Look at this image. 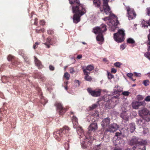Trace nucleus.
Wrapping results in <instances>:
<instances>
[{
  "instance_id": "nucleus-1",
  "label": "nucleus",
  "mask_w": 150,
  "mask_h": 150,
  "mask_svg": "<svg viewBox=\"0 0 150 150\" xmlns=\"http://www.w3.org/2000/svg\"><path fill=\"white\" fill-rule=\"evenodd\" d=\"M70 129L68 126H64L62 128L60 129L59 130L54 133L55 138L58 141H59L61 140V137H64L66 135V136H68L66 138V140L68 142H69L73 139V137L71 135L67 134L68 133Z\"/></svg>"
},
{
  "instance_id": "nucleus-2",
  "label": "nucleus",
  "mask_w": 150,
  "mask_h": 150,
  "mask_svg": "<svg viewBox=\"0 0 150 150\" xmlns=\"http://www.w3.org/2000/svg\"><path fill=\"white\" fill-rule=\"evenodd\" d=\"M72 6L73 12H79L81 15H83L86 12L85 8L81 4L79 0H68Z\"/></svg>"
},
{
  "instance_id": "nucleus-3",
  "label": "nucleus",
  "mask_w": 150,
  "mask_h": 150,
  "mask_svg": "<svg viewBox=\"0 0 150 150\" xmlns=\"http://www.w3.org/2000/svg\"><path fill=\"white\" fill-rule=\"evenodd\" d=\"M107 30L106 26L105 24H102L99 27H96L93 29V32L95 34H98L96 37L97 41L102 42L103 40V33Z\"/></svg>"
},
{
  "instance_id": "nucleus-4",
  "label": "nucleus",
  "mask_w": 150,
  "mask_h": 150,
  "mask_svg": "<svg viewBox=\"0 0 150 150\" xmlns=\"http://www.w3.org/2000/svg\"><path fill=\"white\" fill-rule=\"evenodd\" d=\"M103 3L102 7L100 8V11L101 12L105 13L106 15H110L112 16L113 15L116 17L115 15L112 13L110 7L108 4V0H103Z\"/></svg>"
},
{
  "instance_id": "nucleus-5",
  "label": "nucleus",
  "mask_w": 150,
  "mask_h": 150,
  "mask_svg": "<svg viewBox=\"0 0 150 150\" xmlns=\"http://www.w3.org/2000/svg\"><path fill=\"white\" fill-rule=\"evenodd\" d=\"M122 137V133L120 131V132H117L115 133L113 139V143L115 146H123L125 142L123 139L121 138Z\"/></svg>"
},
{
  "instance_id": "nucleus-6",
  "label": "nucleus",
  "mask_w": 150,
  "mask_h": 150,
  "mask_svg": "<svg viewBox=\"0 0 150 150\" xmlns=\"http://www.w3.org/2000/svg\"><path fill=\"white\" fill-rule=\"evenodd\" d=\"M139 115L145 121L148 122L150 121V111L146 108H144L138 111Z\"/></svg>"
},
{
  "instance_id": "nucleus-7",
  "label": "nucleus",
  "mask_w": 150,
  "mask_h": 150,
  "mask_svg": "<svg viewBox=\"0 0 150 150\" xmlns=\"http://www.w3.org/2000/svg\"><path fill=\"white\" fill-rule=\"evenodd\" d=\"M125 36V31L119 29L117 33L114 34L113 38L116 42H121L124 40Z\"/></svg>"
},
{
  "instance_id": "nucleus-8",
  "label": "nucleus",
  "mask_w": 150,
  "mask_h": 150,
  "mask_svg": "<svg viewBox=\"0 0 150 150\" xmlns=\"http://www.w3.org/2000/svg\"><path fill=\"white\" fill-rule=\"evenodd\" d=\"M146 143V142L143 139H139L136 137H133L132 138L130 141L129 144L131 145H136L137 144H145Z\"/></svg>"
},
{
  "instance_id": "nucleus-9",
  "label": "nucleus",
  "mask_w": 150,
  "mask_h": 150,
  "mask_svg": "<svg viewBox=\"0 0 150 150\" xmlns=\"http://www.w3.org/2000/svg\"><path fill=\"white\" fill-rule=\"evenodd\" d=\"M87 90L88 93L93 97H97L100 96L101 95V90L100 89H96L93 90L91 87L88 88Z\"/></svg>"
},
{
  "instance_id": "nucleus-10",
  "label": "nucleus",
  "mask_w": 150,
  "mask_h": 150,
  "mask_svg": "<svg viewBox=\"0 0 150 150\" xmlns=\"http://www.w3.org/2000/svg\"><path fill=\"white\" fill-rule=\"evenodd\" d=\"M54 105L56 106L57 110L59 112L60 115L64 114L67 110L66 109L64 108L62 104L59 102H56L54 104Z\"/></svg>"
},
{
  "instance_id": "nucleus-11",
  "label": "nucleus",
  "mask_w": 150,
  "mask_h": 150,
  "mask_svg": "<svg viewBox=\"0 0 150 150\" xmlns=\"http://www.w3.org/2000/svg\"><path fill=\"white\" fill-rule=\"evenodd\" d=\"M126 9L129 20L132 19L136 17V14L133 9L130 8L129 7H126Z\"/></svg>"
},
{
  "instance_id": "nucleus-12",
  "label": "nucleus",
  "mask_w": 150,
  "mask_h": 150,
  "mask_svg": "<svg viewBox=\"0 0 150 150\" xmlns=\"http://www.w3.org/2000/svg\"><path fill=\"white\" fill-rule=\"evenodd\" d=\"M146 103L144 101H134L132 103V108L135 109H138L141 106H144Z\"/></svg>"
},
{
  "instance_id": "nucleus-13",
  "label": "nucleus",
  "mask_w": 150,
  "mask_h": 150,
  "mask_svg": "<svg viewBox=\"0 0 150 150\" xmlns=\"http://www.w3.org/2000/svg\"><path fill=\"white\" fill-rule=\"evenodd\" d=\"M118 127V125L116 124H112L109 126L108 128L106 129L105 131L113 132L116 131Z\"/></svg>"
},
{
  "instance_id": "nucleus-14",
  "label": "nucleus",
  "mask_w": 150,
  "mask_h": 150,
  "mask_svg": "<svg viewBox=\"0 0 150 150\" xmlns=\"http://www.w3.org/2000/svg\"><path fill=\"white\" fill-rule=\"evenodd\" d=\"M118 23L119 22L118 20L115 21L113 19H111L109 20L108 24L112 28V30L114 31L116 28V26L118 25Z\"/></svg>"
},
{
  "instance_id": "nucleus-15",
  "label": "nucleus",
  "mask_w": 150,
  "mask_h": 150,
  "mask_svg": "<svg viewBox=\"0 0 150 150\" xmlns=\"http://www.w3.org/2000/svg\"><path fill=\"white\" fill-rule=\"evenodd\" d=\"M73 12L75 13L74 15L73 18V22L76 23H77L80 21V17L83 15L80 14L79 12Z\"/></svg>"
},
{
  "instance_id": "nucleus-16",
  "label": "nucleus",
  "mask_w": 150,
  "mask_h": 150,
  "mask_svg": "<svg viewBox=\"0 0 150 150\" xmlns=\"http://www.w3.org/2000/svg\"><path fill=\"white\" fill-rule=\"evenodd\" d=\"M98 128L97 124L96 123H93L91 124L88 127V132L91 133L92 132H94Z\"/></svg>"
},
{
  "instance_id": "nucleus-17",
  "label": "nucleus",
  "mask_w": 150,
  "mask_h": 150,
  "mask_svg": "<svg viewBox=\"0 0 150 150\" xmlns=\"http://www.w3.org/2000/svg\"><path fill=\"white\" fill-rule=\"evenodd\" d=\"M8 61H11L12 65L14 66H17L19 64V62L15 59V57L11 55L8 56Z\"/></svg>"
},
{
  "instance_id": "nucleus-18",
  "label": "nucleus",
  "mask_w": 150,
  "mask_h": 150,
  "mask_svg": "<svg viewBox=\"0 0 150 150\" xmlns=\"http://www.w3.org/2000/svg\"><path fill=\"white\" fill-rule=\"evenodd\" d=\"M110 123V119L109 117L104 119L101 123V125L103 127L105 128L109 126Z\"/></svg>"
},
{
  "instance_id": "nucleus-19",
  "label": "nucleus",
  "mask_w": 150,
  "mask_h": 150,
  "mask_svg": "<svg viewBox=\"0 0 150 150\" xmlns=\"http://www.w3.org/2000/svg\"><path fill=\"white\" fill-rule=\"evenodd\" d=\"M84 74L85 75L84 77L85 80L88 81H91L92 79V78L88 74H90V72L86 71L85 70H83Z\"/></svg>"
},
{
  "instance_id": "nucleus-20",
  "label": "nucleus",
  "mask_w": 150,
  "mask_h": 150,
  "mask_svg": "<svg viewBox=\"0 0 150 150\" xmlns=\"http://www.w3.org/2000/svg\"><path fill=\"white\" fill-rule=\"evenodd\" d=\"M52 42V40L50 38H48L46 40V42L44 43V44L47 46V47L49 48L50 47V45H53L55 43Z\"/></svg>"
},
{
  "instance_id": "nucleus-21",
  "label": "nucleus",
  "mask_w": 150,
  "mask_h": 150,
  "mask_svg": "<svg viewBox=\"0 0 150 150\" xmlns=\"http://www.w3.org/2000/svg\"><path fill=\"white\" fill-rule=\"evenodd\" d=\"M72 120L73 125V127L74 128H76L78 127L79 125L78 119L76 116L73 115L72 117Z\"/></svg>"
},
{
  "instance_id": "nucleus-22",
  "label": "nucleus",
  "mask_w": 150,
  "mask_h": 150,
  "mask_svg": "<svg viewBox=\"0 0 150 150\" xmlns=\"http://www.w3.org/2000/svg\"><path fill=\"white\" fill-rule=\"evenodd\" d=\"M143 144H139L135 145L132 149L133 150H146L144 146H142Z\"/></svg>"
},
{
  "instance_id": "nucleus-23",
  "label": "nucleus",
  "mask_w": 150,
  "mask_h": 150,
  "mask_svg": "<svg viewBox=\"0 0 150 150\" xmlns=\"http://www.w3.org/2000/svg\"><path fill=\"white\" fill-rule=\"evenodd\" d=\"M35 62L36 65L39 69H41L43 67L41 62L35 56L34 57Z\"/></svg>"
},
{
  "instance_id": "nucleus-24",
  "label": "nucleus",
  "mask_w": 150,
  "mask_h": 150,
  "mask_svg": "<svg viewBox=\"0 0 150 150\" xmlns=\"http://www.w3.org/2000/svg\"><path fill=\"white\" fill-rule=\"evenodd\" d=\"M149 34L148 36V40L149 41V48L148 50V52L146 53L145 54V56L149 58H150V29L149 30Z\"/></svg>"
},
{
  "instance_id": "nucleus-25",
  "label": "nucleus",
  "mask_w": 150,
  "mask_h": 150,
  "mask_svg": "<svg viewBox=\"0 0 150 150\" xmlns=\"http://www.w3.org/2000/svg\"><path fill=\"white\" fill-rule=\"evenodd\" d=\"M120 116L123 120H125L126 121L128 120L129 116L126 111L122 112L121 113Z\"/></svg>"
},
{
  "instance_id": "nucleus-26",
  "label": "nucleus",
  "mask_w": 150,
  "mask_h": 150,
  "mask_svg": "<svg viewBox=\"0 0 150 150\" xmlns=\"http://www.w3.org/2000/svg\"><path fill=\"white\" fill-rule=\"evenodd\" d=\"M114 103L111 100L108 101L106 104V107L109 109L113 108L114 107Z\"/></svg>"
},
{
  "instance_id": "nucleus-27",
  "label": "nucleus",
  "mask_w": 150,
  "mask_h": 150,
  "mask_svg": "<svg viewBox=\"0 0 150 150\" xmlns=\"http://www.w3.org/2000/svg\"><path fill=\"white\" fill-rule=\"evenodd\" d=\"M94 67L93 65H88L85 68L84 67H82V69L83 71V70H85L86 71H91L93 70L94 69Z\"/></svg>"
},
{
  "instance_id": "nucleus-28",
  "label": "nucleus",
  "mask_w": 150,
  "mask_h": 150,
  "mask_svg": "<svg viewBox=\"0 0 150 150\" xmlns=\"http://www.w3.org/2000/svg\"><path fill=\"white\" fill-rule=\"evenodd\" d=\"M93 4L95 6L98 8H100L101 5L100 0H93Z\"/></svg>"
},
{
  "instance_id": "nucleus-29",
  "label": "nucleus",
  "mask_w": 150,
  "mask_h": 150,
  "mask_svg": "<svg viewBox=\"0 0 150 150\" xmlns=\"http://www.w3.org/2000/svg\"><path fill=\"white\" fill-rule=\"evenodd\" d=\"M129 130L131 133L133 132L135 129V125L134 123H131L129 125Z\"/></svg>"
},
{
  "instance_id": "nucleus-30",
  "label": "nucleus",
  "mask_w": 150,
  "mask_h": 150,
  "mask_svg": "<svg viewBox=\"0 0 150 150\" xmlns=\"http://www.w3.org/2000/svg\"><path fill=\"white\" fill-rule=\"evenodd\" d=\"M39 27H38L36 28L35 32L37 33H40L42 32H44L45 31V29L43 28H39Z\"/></svg>"
},
{
  "instance_id": "nucleus-31",
  "label": "nucleus",
  "mask_w": 150,
  "mask_h": 150,
  "mask_svg": "<svg viewBox=\"0 0 150 150\" xmlns=\"http://www.w3.org/2000/svg\"><path fill=\"white\" fill-rule=\"evenodd\" d=\"M142 27H144L145 28L146 27L147 28H148L149 26L148 21L143 20L142 22Z\"/></svg>"
},
{
  "instance_id": "nucleus-32",
  "label": "nucleus",
  "mask_w": 150,
  "mask_h": 150,
  "mask_svg": "<svg viewBox=\"0 0 150 150\" xmlns=\"http://www.w3.org/2000/svg\"><path fill=\"white\" fill-rule=\"evenodd\" d=\"M109 16L108 17H105L103 19L104 21H105L107 20H109H109H110V18H115V19H117V17L116 16V17H115L113 16V15H112V16H110V15H109Z\"/></svg>"
},
{
  "instance_id": "nucleus-33",
  "label": "nucleus",
  "mask_w": 150,
  "mask_h": 150,
  "mask_svg": "<svg viewBox=\"0 0 150 150\" xmlns=\"http://www.w3.org/2000/svg\"><path fill=\"white\" fill-rule=\"evenodd\" d=\"M127 42L129 44H134L135 42V41L133 39L129 38L127 40Z\"/></svg>"
},
{
  "instance_id": "nucleus-34",
  "label": "nucleus",
  "mask_w": 150,
  "mask_h": 150,
  "mask_svg": "<svg viewBox=\"0 0 150 150\" xmlns=\"http://www.w3.org/2000/svg\"><path fill=\"white\" fill-rule=\"evenodd\" d=\"M64 76L66 80H68L69 79L70 75L67 72H66L64 73Z\"/></svg>"
},
{
  "instance_id": "nucleus-35",
  "label": "nucleus",
  "mask_w": 150,
  "mask_h": 150,
  "mask_svg": "<svg viewBox=\"0 0 150 150\" xmlns=\"http://www.w3.org/2000/svg\"><path fill=\"white\" fill-rule=\"evenodd\" d=\"M144 120L143 119H139L138 120L137 124L139 125L142 126L143 125Z\"/></svg>"
},
{
  "instance_id": "nucleus-36",
  "label": "nucleus",
  "mask_w": 150,
  "mask_h": 150,
  "mask_svg": "<svg viewBox=\"0 0 150 150\" xmlns=\"http://www.w3.org/2000/svg\"><path fill=\"white\" fill-rule=\"evenodd\" d=\"M97 106V105L96 104H92L91 106L89 107L90 110H92L96 108Z\"/></svg>"
},
{
  "instance_id": "nucleus-37",
  "label": "nucleus",
  "mask_w": 150,
  "mask_h": 150,
  "mask_svg": "<svg viewBox=\"0 0 150 150\" xmlns=\"http://www.w3.org/2000/svg\"><path fill=\"white\" fill-rule=\"evenodd\" d=\"M143 83L145 86H147L149 84V81L148 79L144 80L143 81Z\"/></svg>"
},
{
  "instance_id": "nucleus-38",
  "label": "nucleus",
  "mask_w": 150,
  "mask_h": 150,
  "mask_svg": "<svg viewBox=\"0 0 150 150\" xmlns=\"http://www.w3.org/2000/svg\"><path fill=\"white\" fill-rule=\"evenodd\" d=\"M137 99L139 101L143 100L144 99L143 97L141 95H138L137 96Z\"/></svg>"
},
{
  "instance_id": "nucleus-39",
  "label": "nucleus",
  "mask_w": 150,
  "mask_h": 150,
  "mask_svg": "<svg viewBox=\"0 0 150 150\" xmlns=\"http://www.w3.org/2000/svg\"><path fill=\"white\" fill-rule=\"evenodd\" d=\"M77 128V131L78 132H79V133H81L82 132H83V130L82 128V127H78Z\"/></svg>"
},
{
  "instance_id": "nucleus-40",
  "label": "nucleus",
  "mask_w": 150,
  "mask_h": 150,
  "mask_svg": "<svg viewBox=\"0 0 150 150\" xmlns=\"http://www.w3.org/2000/svg\"><path fill=\"white\" fill-rule=\"evenodd\" d=\"M47 33L50 35H52L54 33V30L51 29H49L47 30Z\"/></svg>"
},
{
  "instance_id": "nucleus-41",
  "label": "nucleus",
  "mask_w": 150,
  "mask_h": 150,
  "mask_svg": "<svg viewBox=\"0 0 150 150\" xmlns=\"http://www.w3.org/2000/svg\"><path fill=\"white\" fill-rule=\"evenodd\" d=\"M108 78L109 79H111L114 77L113 75L109 72L108 73Z\"/></svg>"
},
{
  "instance_id": "nucleus-42",
  "label": "nucleus",
  "mask_w": 150,
  "mask_h": 150,
  "mask_svg": "<svg viewBox=\"0 0 150 150\" xmlns=\"http://www.w3.org/2000/svg\"><path fill=\"white\" fill-rule=\"evenodd\" d=\"M130 93L128 91H125L122 92V95L125 96H127L129 95Z\"/></svg>"
},
{
  "instance_id": "nucleus-43",
  "label": "nucleus",
  "mask_w": 150,
  "mask_h": 150,
  "mask_svg": "<svg viewBox=\"0 0 150 150\" xmlns=\"http://www.w3.org/2000/svg\"><path fill=\"white\" fill-rule=\"evenodd\" d=\"M64 148L66 150H69V144L68 143H65L64 145Z\"/></svg>"
},
{
  "instance_id": "nucleus-44",
  "label": "nucleus",
  "mask_w": 150,
  "mask_h": 150,
  "mask_svg": "<svg viewBox=\"0 0 150 150\" xmlns=\"http://www.w3.org/2000/svg\"><path fill=\"white\" fill-rule=\"evenodd\" d=\"M121 65V63L119 62H117L114 64V65L115 67H120Z\"/></svg>"
},
{
  "instance_id": "nucleus-45",
  "label": "nucleus",
  "mask_w": 150,
  "mask_h": 150,
  "mask_svg": "<svg viewBox=\"0 0 150 150\" xmlns=\"http://www.w3.org/2000/svg\"><path fill=\"white\" fill-rule=\"evenodd\" d=\"M146 13L147 15L150 16V7H148L146 8Z\"/></svg>"
},
{
  "instance_id": "nucleus-46",
  "label": "nucleus",
  "mask_w": 150,
  "mask_h": 150,
  "mask_svg": "<svg viewBox=\"0 0 150 150\" xmlns=\"http://www.w3.org/2000/svg\"><path fill=\"white\" fill-rule=\"evenodd\" d=\"M145 102L146 101V102L150 101V96H147L144 99V100Z\"/></svg>"
},
{
  "instance_id": "nucleus-47",
  "label": "nucleus",
  "mask_w": 150,
  "mask_h": 150,
  "mask_svg": "<svg viewBox=\"0 0 150 150\" xmlns=\"http://www.w3.org/2000/svg\"><path fill=\"white\" fill-rule=\"evenodd\" d=\"M81 146L83 149H85L87 148V146L85 144V142H83V143H81Z\"/></svg>"
},
{
  "instance_id": "nucleus-48",
  "label": "nucleus",
  "mask_w": 150,
  "mask_h": 150,
  "mask_svg": "<svg viewBox=\"0 0 150 150\" xmlns=\"http://www.w3.org/2000/svg\"><path fill=\"white\" fill-rule=\"evenodd\" d=\"M40 44L39 42H36L35 44L33 45V48L34 49H35L38 47V45Z\"/></svg>"
},
{
  "instance_id": "nucleus-49",
  "label": "nucleus",
  "mask_w": 150,
  "mask_h": 150,
  "mask_svg": "<svg viewBox=\"0 0 150 150\" xmlns=\"http://www.w3.org/2000/svg\"><path fill=\"white\" fill-rule=\"evenodd\" d=\"M126 47V44H124L120 45V49H121L122 50H123Z\"/></svg>"
},
{
  "instance_id": "nucleus-50",
  "label": "nucleus",
  "mask_w": 150,
  "mask_h": 150,
  "mask_svg": "<svg viewBox=\"0 0 150 150\" xmlns=\"http://www.w3.org/2000/svg\"><path fill=\"white\" fill-rule=\"evenodd\" d=\"M45 22L43 20H41L40 21V25L44 26L45 24Z\"/></svg>"
},
{
  "instance_id": "nucleus-51",
  "label": "nucleus",
  "mask_w": 150,
  "mask_h": 150,
  "mask_svg": "<svg viewBox=\"0 0 150 150\" xmlns=\"http://www.w3.org/2000/svg\"><path fill=\"white\" fill-rule=\"evenodd\" d=\"M69 72L71 74H73L75 72V71L74 68H70L69 69Z\"/></svg>"
},
{
  "instance_id": "nucleus-52",
  "label": "nucleus",
  "mask_w": 150,
  "mask_h": 150,
  "mask_svg": "<svg viewBox=\"0 0 150 150\" xmlns=\"http://www.w3.org/2000/svg\"><path fill=\"white\" fill-rule=\"evenodd\" d=\"M134 75L136 77H140L141 76V74L140 73L134 72Z\"/></svg>"
},
{
  "instance_id": "nucleus-53",
  "label": "nucleus",
  "mask_w": 150,
  "mask_h": 150,
  "mask_svg": "<svg viewBox=\"0 0 150 150\" xmlns=\"http://www.w3.org/2000/svg\"><path fill=\"white\" fill-rule=\"evenodd\" d=\"M51 71H54V67L52 65H50L49 67Z\"/></svg>"
},
{
  "instance_id": "nucleus-54",
  "label": "nucleus",
  "mask_w": 150,
  "mask_h": 150,
  "mask_svg": "<svg viewBox=\"0 0 150 150\" xmlns=\"http://www.w3.org/2000/svg\"><path fill=\"white\" fill-rule=\"evenodd\" d=\"M133 75V74H132V73H128L127 74V76L129 77L130 78L132 77Z\"/></svg>"
},
{
  "instance_id": "nucleus-55",
  "label": "nucleus",
  "mask_w": 150,
  "mask_h": 150,
  "mask_svg": "<svg viewBox=\"0 0 150 150\" xmlns=\"http://www.w3.org/2000/svg\"><path fill=\"white\" fill-rule=\"evenodd\" d=\"M116 71L117 70L116 69L114 68H112V69L111 72L112 73H116Z\"/></svg>"
},
{
  "instance_id": "nucleus-56",
  "label": "nucleus",
  "mask_w": 150,
  "mask_h": 150,
  "mask_svg": "<svg viewBox=\"0 0 150 150\" xmlns=\"http://www.w3.org/2000/svg\"><path fill=\"white\" fill-rule=\"evenodd\" d=\"M38 23V20L37 18H35L34 20V25H37Z\"/></svg>"
},
{
  "instance_id": "nucleus-57",
  "label": "nucleus",
  "mask_w": 150,
  "mask_h": 150,
  "mask_svg": "<svg viewBox=\"0 0 150 150\" xmlns=\"http://www.w3.org/2000/svg\"><path fill=\"white\" fill-rule=\"evenodd\" d=\"M82 57V55L81 54H79L77 56V58L78 59H81Z\"/></svg>"
},
{
  "instance_id": "nucleus-58",
  "label": "nucleus",
  "mask_w": 150,
  "mask_h": 150,
  "mask_svg": "<svg viewBox=\"0 0 150 150\" xmlns=\"http://www.w3.org/2000/svg\"><path fill=\"white\" fill-rule=\"evenodd\" d=\"M114 150H122V149L118 147H115Z\"/></svg>"
},
{
  "instance_id": "nucleus-59",
  "label": "nucleus",
  "mask_w": 150,
  "mask_h": 150,
  "mask_svg": "<svg viewBox=\"0 0 150 150\" xmlns=\"http://www.w3.org/2000/svg\"><path fill=\"white\" fill-rule=\"evenodd\" d=\"M103 61L105 62H107L108 61V60L107 59L105 58H104L103 59Z\"/></svg>"
},
{
  "instance_id": "nucleus-60",
  "label": "nucleus",
  "mask_w": 150,
  "mask_h": 150,
  "mask_svg": "<svg viewBox=\"0 0 150 150\" xmlns=\"http://www.w3.org/2000/svg\"><path fill=\"white\" fill-rule=\"evenodd\" d=\"M64 83L65 86H67V84L68 83V81H67L66 82H64Z\"/></svg>"
},
{
  "instance_id": "nucleus-61",
  "label": "nucleus",
  "mask_w": 150,
  "mask_h": 150,
  "mask_svg": "<svg viewBox=\"0 0 150 150\" xmlns=\"http://www.w3.org/2000/svg\"><path fill=\"white\" fill-rule=\"evenodd\" d=\"M65 88L66 90H67L68 89L67 86H65Z\"/></svg>"
},
{
  "instance_id": "nucleus-62",
  "label": "nucleus",
  "mask_w": 150,
  "mask_h": 150,
  "mask_svg": "<svg viewBox=\"0 0 150 150\" xmlns=\"http://www.w3.org/2000/svg\"><path fill=\"white\" fill-rule=\"evenodd\" d=\"M148 25L150 26V18L149 19L148 21Z\"/></svg>"
},
{
  "instance_id": "nucleus-63",
  "label": "nucleus",
  "mask_w": 150,
  "mask_h": 150,
  "mask_svg": "<svg viewBox=\"0 0 150 150\" xmlns=\"http://www.w3.org/2000/svg\"><path fill=\"white\" fill-rule=\"evenodd\" d=\"M131 78L132 79V80L133 81H134L135 80V79H133L132 78V77Z\"/></svg>"
},
{
  "instance_id": "nucleus-64",
  "label": "nucleus",
  "mask_w": 150,
  "mask_h": 150,
  "mask_svg": "<svg viewBox=\"0 0 150 150\" xmlns=\"http://www.w3.org/2000/svg\"><path fill=\"white\" fill-rule=\"evenodd\" d=\"M125 150H130L129 149H126Z\"/></svg>"
}]
</instances>
